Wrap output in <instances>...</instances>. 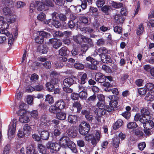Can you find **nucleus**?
<instances>
[{
	"instance_id": "f257e3e1",
	"label": "nucleus",
	"mask_w": 154,
	"mask_h": 154,
	"mask_svg": "<svg viewBox=\"0 0 154 154\" xmlns=\"http://www.w3.org/2000/svg\"><path fill=\"white\" fill-rule=\"evenodd\" d=\"M141 115L136 114L134 117V120L135 121H139L140 122H143L144 120L149 119H151L150 112L148 109L143 108L140 111Z\"/></svg>"
},
{
	"instance_id": "f03ea898",
	"label": "nucleus",
	"mask_w": 154,
	"mask_h": 154,
	"mask_svg": "<svg viewBox=\"0 0 154 154\" xmlns=\"http://www.w3.org/2000/svg\"><path fill=\"white\" fill-rule=\"evenodd\" d=\"M101 137L100 132L98 131L94 134H89L85 137L86 141L90 142L94 146H95L100 140Z\"/></svg>"
},
{
	"instance_id": "7ed1b4c3",
	"label": "nucleus",
	"mask_w": 154,
	"mask_h": 154,
	"mask_svg": "<svg viewBox=\"0 0 154 154\" xmlns=\"http://www.w3.org/2000/svg\"><path fill=\"white\" fill-rule=\"evenodd\" d=\"M52 0H46L42 1V2L39 1H35V3L37 5V10L41 11L45 10V6L53 7L54 6L52 3Z\"/></svg>"
},
{
	"instance_id": "20e7f679",
	"label": "nucleus",
	"mask_w": 154,
	"mask_h": 154,
	"mask_svg": "<svg viewBox=\"0 0 154 154\" xmlns=\"http://www.w3.org/2000/svg\"><path fill=\"white\" fill-rule=\"evenodd\" d=\"M90 128V125L85 122H82L79 127V133L83 135H85L88 133Z\"/></svg>"
},
{
	"instance_id": "39448f33",
	"label": "nucleus",
	"mask_w": 154,
	"mask_h": 154,
	"mask_svg": "<svg viewBox=\"0 0 154 154\" xmlns=\"http://www.w3.org/2000/svg\"><path fill=\"white\" fill-rule=\"evenodd\" d=\"M17 122V120L14 119L11 123L8 132V136L9 138H12L14 136Z\"/></svg>"
},
{
	"instance_id": "423d86ee",
	"label": "nucleus",
	"mask_w": 154,
	"mask_h": 154,
	"mask_svg": "<svg viewBox=\"0 0 154 154\" xmlns=\"http://www.w3.org/2000/svg\"><path fill=\"white\" fill-rule=\"evenodd\" d=\"M37 34L38 36L35 38V41L36 43L39 44L42 43L43 42L44 37H48L50 35V34L44 31L38 32L37 33Z\"/></svg>"
},
{
	"instance_id": "0eeeda50",
	"label": "nucleus",
	"mask_w": 154,
	"mask_h": 154,
	"mask_svg": "<svg viewBox=\"0 0 154 154\" xmlns=\"http://www.w3.org/2000/svg\"><path fill=\"white\" fill-rule=\"evenodd\" d=\"M86 60L90 62L89 63H85L86 66L91 69H96L97 67V65L98 64V62L96 60L90 57H88L86 58Z\"/></svg>"
},
{
	"instance_id": "6e6552de",
	"label": "nucleus",
	"mask_w": 154,
	"mask_h": 154,
	"mask_svg": "<svg viewBox=\"0 0 154 154\" xmlns=\"http://www.w3.org/2000/svg\"><path fill=\"white\" fill-rule=\"evenodd\" d=\"M73 38L74 40L77 43L79 42V40L80 38H81L83 41L85 42H88L91 45V46L93 45L91 39L84 35H79L77 36H73Z\"/></svg>"
},
{
	"instance_id": "1a4fd4ad",
	"label": "nucleus",
	"mask_w": 154,
	"mask_h": 154,
	"mask_svg": "<svg viewBox=\"0 0 154 154\" xmlns=\"http://www.w3.org/2000/svg\"><path fill=\"white\" fill-rule=\"evenodd\" d=\"M47 148L50 149L51 152H53L54 151H58L60 149V146L57 143H48L46 145Z\"/></svg>"
},
{
	"instance_id": "9d476101",
	"label": "nucleus",
	"mask_w": 154,
	"mask_h": 154,
	"mask_svg": "<svg viewBox=\"0 0 154 154\" xmlns=\"http://www.w3.org/2000/svg\"><path fill=\"white\" fill-rule=\"evenodd\" d=\"M29 113L26 111H24L22 112L19 118L20 121L23 123H26L30 121L29 117Z\"/></svg>"
},
{
	"instance_id": "9b49d317",
	"label": "nucleus",
	"mask_w": 154,
	"mask_h": 154,
	"mask_svg": "<svg viewBox=\"0 0 154 154\" xmlns=\"http://www.w3.org/2000/svg\"><path fill=\"white\" fill-rule=\"evenodd\" d=\"M151 119H147L144 120V121L143 122H140L143 124L144 128L152 129L153 128L154 125V124L153 122L150 120Z\"/></svg>"
},
{
	"instance_id": "f8f14e48",
	"label": "nucleus",
	"mask_w": 154,
	"mask_h": 154,
	"mask_svg": "<svg viewBox=\"0 0 154 154\" xmlns=\"http://www.w3.org/2000/svg\"><path fill=\"white\" fill-rule=\"evenodd\" d=\"M70 141L68 137H67L63 136L59 140V143L60 147V146L64 148L67 147L69 142Z\"/></svg>"
},
{
	"instance_id": "ddd939ff",
	"label": "nucleus",
	"mask_w": 154,
	"mask_h": 154,
	"mask_svg": "<svg viewBox=\"0 0 154 154\" xmlns=\"http://www.w3.org/2000/svg\"><path fill=\"white\" fill-rule=\"evenodd\" d=\"M117 100H111L109 102V105L106 106V109L108 111L111 112L114 110V108L116 107L118 105Z\"/></svg>"
},
{
	"instance_id": "4468645a",
	"label": "nucleus",
	"mask_w": 154,
	"mask_h": 154,
	"mask_svg": "<svg viewBox=\"0 0 154 154\" xmlns=\"http://www.w3.org/2000/svg\"><path fill=\"white\" fill-rule=\"evenodd\" d=\"M26 148V154H38L35 151L34 145L30 143L27 144Z\"/></svg>"
},
{
	"instance_id": "2eb2a0df",
	"label": "nucleus",
	"mask_w": 154,
	"mask_h": 154,
	"mask_svg": "<svg viewBox=\"0 0 154 154\" xmlns=\"http://www.w3.org/2000/svg\"><path fill=\"white\" fill-rule=\"evenodd\" d=\"M49 42L53 45V48L55 49L58 48L62 44L61 42L56 39H50Z\"/></svg>"
},
{
	"instance_id": "dca6fc26",
	"label": "nucleus",
	"mask_w": 154,
	"mask_h": 154,
	"mask_svg": "<svg viewBox=\"0 0 154 154\" xmlns=\"http://www.w3.org/2000/svg\"><path fill=\"white\" fill-rule=\"evenodd\" d=\"M78 81L79 83L83 84L86 82L87 80V75L86 74L84 73L83 74L80 73H79L78 76Z\"/></svg>"
},
{
	"instance_id": "f3484780",
	"label": "nucleus",
	"mask_w": 154,
	"mask_h": 154,
	"mask_svg": "<svg viewBox=\"0 0 154 154\" xmlns=\"http://www.w3.org/2000/svg\"><path fill=\"white\" fill-rule=\"evenodd\" d=\"M97 51L98 52V55L102 57H103L105 56L108 53V50L105 47H102L98 48Z\"/></svg>"
},
{
	"instance_id": "a211bd4d",
	"label": "nucleus",
	"mask_w": 154,
	"mask_h": 154,
	"mask_svg": "<svg viewBox=\"0 0 154 154\" xmlns=\"http://www.w3.org/2000/svg\"><path fill=\"white\" fill-rule=\"evenodd\" d=\"M115 22L118 24L123 23L124 20L123 16H121L119 14H116L114 16Z\"/></svg>"
},
{
	"instance_id": "6ab92c4d",
	"label": "nucleus",
	"mask_w": 154,
	"mask_h": 154,
	"mask_svg": "<svg viewBox=\"0 0 154 154\" xmlns=\"http://www.w3.org/2000/svg\"><path fill=\"white\" fill-rule=\"evenodd\" d=\"M85 116V117L88 121H92L93 118V116L90 114V112L86 110H83L81 112Z\"/></svg>"
},
{
	"instance_id": "aec40b11",
	"label": "nucleus",
	"mask_w": 154,
	"mask_h": 154,
	"mask_svg": "<svg viewBox=\"0 0 154 154\" xmlns=\"http://www.w3.org/2000/svg\"><path fill=\"white\" fill-rule=\"evenodd\" d=\"M67 146L71 149L73 152L76 153L77 150L76 148V145L74 142L71 141H69Z\"/></svg>"
},
{
	"instance_id": "412c9836",
	"label": "nucleus",
	"mask_w": 154,
	"mask_h": 154,
	"mask_svg": "<svg viewBox=\"0 0 154 154\" xmlns=\"http://www.w3.org/2000/svg\"><path fill=\"white\" fill-rule=\"evenodd\" d=\"M55 104L58 109H62L65 107V103L63 100H60L57 101L55 103Z\"/></svg>"
},
{
	"instance_id": "4be33fe9",
	"label": "nucleus",
	"mask_w": 154,
	"mask_h": 154,
	"mask_svg": "<svg viewBox=\"0 0 154 154\" xmlns=\"http://www.w3.org/2000/svg\"><path fill=\"white\" fill-rule=\"evenodd\" d=\"M73 83L74 80L71 78H66L63 81V85L65 86H70L73 84Z\"/></svg>"
},
{
	"instance_id": "5701e85b",
	"label": "nucleus",
	"mask_w": 154,
	"mask_h": 154,
	"mask_svg": "<svg viewBox=\"0 0 154 154\" xmlns=\"http://www.w3.org/2000/svg\"><path fill=\"white\" fill-rule=\"evenodd\" d=\"M37 6L38 8L37 5L35 2H33L31 3L30 6L29 14L31 16H33L35 13V7Z\"/></svg>"
},
{
	"instance_id": "b1692460",
	"label": "nucleus",
	"mask_w": 154,
	"mask_h": 154,
	"mask_svg": "<svg viewBox=\"0 0 154 154\" xmlns=\"http://www.w3.org/2000/svg\"><path fill=\"white\" fill-rule=\"evenodd\" d=\"M105 76L102 73L98 72L96 73L95 76V78L96 81L100 83L103 82L104 81V78Z\"/></svg>"
},
{
	"instance_id": "393cba45",
	"label": "nucleus",
	"mask_w": 154,
	"mask_h": 154,
	"mask_svg": "<svg viewBox=\"0 0 154 154\" xmlns=\"http://www.w3.org/2000/svg\"><path fill=\"white\" fill-rule=\"evenodd\" d=\"M58 17V15H55L53 17V20L52 21V25L56 28L58 27L60 25V24L58 18L57 17Z\"/></svg>"
},
{
	"instance_id": "a878e982",
	"label": "nucleus",
	"mask_w": 154,
	"mask_h": 154,
	"mask_svg": "<svg viewBox=\"0 0 154 154\" xmlns=\"http://www.w3.org/2000/svg\"><path fill=\"white\" fill-rule=\"evenodd\" d=\"M3 14L6 15L8 16L12 14L13 11L11 10L10 8L7 6H5L2 9Z\"/></svg>"
},
{
	"instance_id": "bb28decb",
	"label": "nucleus",
	"mask_w": 154,
	"mask_h": 154,
	"mask_svg": "<svg viewBox=\"0 0 154 154\" xmlns=\"http://www.w3.org/2000/svg\"><path fill=\"white\" fill-rule=\"evenodd\" d=\"M49 132L46 130H44L42 131L40 133L41 137L44 140H47L49 136Z\"/></svg>"
},
{
	"instance_id": "cd10ccee",
	"label": "nucleus",
	"mask_w": 154,
	"mask_h": 154,
	"mask_svg": "<svg viewBox=\"0 0 154 154\" xmlns=\"http://www.w3.org/2000/svg\"><path fill=\"white\" fill-rule=\"evenodd\" d=\"M67 133L69 136L71 137H74L77 135L76 131L72 128L68 129L67 131Z\"/></svg>"
},
{
	"instance_id": "c85d7f7f",
	"label": "nucleus",
	"mask_w": 154,
	"mask_h": 154,
	"mask_svg": "<svg viewBox=\"0 0 154 154\" xmlns=\"http://www.w3.org/2000/svg\"><path fill=\"white\" fill-rule=\"evenodd\" d=\"M56 116L57 119L60 120H64L66 118V114L64 112H60L57 113Z\"/></svg>"
},
{
	"instance_id": "c756f323",
	"label": "nucleus",
	"mask_w": 154,
	"mask_h": 154,
	"mask_svg": "<svg viewBox=\"0 0 154 154\" xmlns=\"http://www.w3.org/2000/svg\"><path fill=\"white\" fill-rule=\"evenodd\" d=\"M38 51L42 54H45L48 51V49L45 45H41L38 48Z\"/></svg>"
},
{
	"instance_id": "7c9ffc66",
	"label": "nucleus",
	"mask_w": 154,
	"mask_h": 154,
	"mask_svg": "<svg viewBox=\"0 0 154 154\" xmlns=\"http://www.w3.org/2000/svg\"><path fill=\"white\" fill-rule=\"evenodd\" d=\"M68 120L70 123H75L77 121V117L75 115H69L68 116Z\"/></svg>"
},
{
	"instance_id": "2f4dec72",
	"label": "nucleus",
	"mask_w": 154,
	"mask_h": 154,
	"mask_svg": "<svg viewBox=\"0 0 154 154\" xmlns=\"http://www.w3.org/2000/svg\"><path fill=\"white\" fill-rule=\"evenodd\" d=\"M120 143V140L118 136L116 135L113 139V145L115 148L119 147Z\"/></svg>"
},
{
	"instance_id": "473e14b6",
	"label": "nucleus",
	"mask_w": 154,
	"mask_h": 154,
	"mask_svg": "<svg viewBox=\"0 0 154 154\" xmlns=\"http://www.w3.org/2000/svg\"><path fill=\"white\" fill-rule=\"evenodd\" d=\"M123 123L122 120L120 119L118 120L114 125L113 128L115 130L119 128L122 125Z\"/></svg>"
},
{
	"instance_id": "72a5a7b5",
	"label": "nucleus",
	"mask_w": 154,
	"mask_h": 154,
	"mask_svg": "<svg viewBox=\"0 0 154 154\" xmlns=\"http://www.w3.org/2000/svg\"><path fill=\"white\" fill-rule=\"evenodd\" d=\"M101 59L102 62L104 63H110L112 61V60L110 57L107 56L106 54L105 55V56H103L101 57Z\"/></svg>"
},
{
	"instance_id": "f704fd0d",
	"label": "nucleus",
	"mask_w": 154,
	"mask_h": 154,
	"mask_svg": "<svg viewBox=\"0 0 154 154\" xmlns=\"http://www.w3.org/2000/svg\"><path fill=\"white\" fill-rule=\"evenodd\" d=\"M23 130L26 134H28L31 131V128L27 124H26L23 127Z\"/></svg>"
},
{
	"instance_id": "c9c22d12",
	"label": "nucleus",
	"mask_w": 154,
	"mask_h": 154,
	"mask_svg": "<svg viewBox=\"0 0 154 154\" xmlns=\"http://www.w3.org/2000/svg\"><path fill=\"white\" fill-rule=\"evenodd\" d=\"M79 97L82 100H85L87 97V93L85 91H81L79 94Z\"/></svg>"
},
{
	"instance_id": "e433bc0d",
	"label": "nucleus",
	"mask_w": 154,
	"mask_h": 154,
	"mask_svg": "<svg viewBox=\"0 0 154 154\" xmlns=\"http://www.w3.org/2000/svg\"><path fill=\"white\" fill-rule=\"evenodd\" d=\"M72 106L74 108L77 109V112H79L82 109L80 103L77 102H76L73 103Z\"/></svg>"
},
{
	"instance_id": "4c0bfd02",
	"label": "nucleus",
	"mask_w": 154,
	"mask_h": 154,
	"mask_svg": "<svg viewBox=\"0 0 154 154\" xmlns=\"http://www.w3.org/2000/svg\"><path fill=\"white\" fill-rule=\"evenodd\" d=\"M95 112L99 117L101 116L105 113V112L104 111L103 109L100 108H98L96 109Z\"/></svg>"
},
{
	"instance_id": "58836bf2",
	"label": "nucleus",
	"mask_w": 154,
	"mask_h": 154,
	"mask_svg": "<svg viewBox=\"0 0 154 154\" xmlns=\"http://www.w3.org/2000/svg\"><path fill=\"white\" fill-rule=\"evenodd\" d=\"M144 31L143 25V24H140L137 29L136 33L137 35H140Z\"/></svg>"
},
{
	"instance_id": "ea45409f",
	"label": "nucleus",
	"mask_w": 154,
	"mask_h": 154,
	"mask_svg": "<svg viewBox=\"0 0 154 154\" xmlns=\"http://www.w3.org/2000/svg\"><path fill=\"white\" fill-rule=\"evenodd\" d=\"M58 109L55 104L51 106L49 109V112L53 113H56L57 112Z\"/></svg>"
},
{
	"instance_id": "a19ab883",
	"label": "nucleus",
	"mask_w": 154,
	"mask_h": 154,
	"mask_svg": "<svg viewBox=\"0 0 154 154\" xmlns=\"http://www.w3.org/2000/svg\"><path fill=\"white\" fill-rule=\"evenodd\" d=\"M45 100L48 102L49 103H52L54 102V99L53 97L50 94H48L45 96Z\"/></svg>"
},
{
	"instance_id": "79ce46f5",
	"label": "nucleus",
	"mask_w": 154,
	"mask_h": 154,
	"mask_svg": "<svg viewBox=\"0 0 154 154\" xmlns=\"http://www.w3.org/2000/svg\"><path fill=\"white\" fill-rule=\"evenodd\" d=\"M127 126L128 128L131 129L136 128L137 127V125L135 122H132L128 123Z\"/></svg>"
},
{
	"instance_id": "37998d69",
	"label": "nucleus",
	"mask_w": 154,
	"mask_h": 154,
	"mask_svg": "<svg viewBox=\"0 0 154 154\" xmlns=\"http://www.w3.org/2000/svg\"><path fill=\"white\" fill-rule=\"evenodd\" d=\"M112 6L115 8H119L123 6V4L122 3H117L116 2L112 1L111 3Z\"/></svg>"
},
{
	"instance_id": "c03bdc74",
	"label": "nucleus",
	"mask_w": 154,
	"mask_h": 154,
	"mask_svg": "<svg viewBox=\"0 0 154 154\" xmlns=\"http://www.w3.org/2000/svg\"><path fill=\"white\" fill-rule=\"evenodd\" d=\"M39 151L42 154H45L46 152V149L44 146L42 144H39L38 146Z\"/></svg>"
},
{
	"instance_id": "a18cd8bd",
	"label": "nucleus",
	"mask_w": 154,
	"mask_h": 154,
	"mask_svg": "<svg viewBox=\"0 0 154 154\" xmlns=\"http://www.w3.org/2000/svg\"><path fill=\"white\" fill-rule=\"evenodd\" d=\"M70 9L73 10V11L77 13L81 11V9L80 6H74L73 5L71 6L70 7Z\"/></svg>"
},
{
	"instance_id": "49530a36",
	"label": "nucleus",
	"mask_w": 154,
	"mask_h": 154,
	"mask_svg": "<svg viewBox=\"0 0 154 154\" xmlns=\"http://www.w3.org/2000/svg\"><path fill=\"white\" fill-rule=\"evenodd\" d=\"M46 87L48 90L49 91H52L54 88V85L50 82H48L46 84Z\"/></svg>"
},
{
	"instance_id": "de8ad7c7",
	"label": "nucleus",
	"mask_w": 154,
	"mask_h": 154,
	"mask_svg": "<svg viewBox=\"0 0 154 154\" xmlns=\"http://www.w3.org/2000/svg\"><path fill=\"white\" fill-rule=\"evenodd\" d=\"M67 50L66 48L63 47L59 51V54L62 56H65L66 55Z\"/></svg>"
},
{
	"instance_id": "09e8293b",
	"label": "nucleus",
	"mask_w": 154,
	"mask_h": 154,
	"mask_svg": "<svg viewBox=\"0 0 154 154\" xmlns=\"http://www.w3.org/2000/svg\"><path fill=\"white\" fill-rule=\"evenodd\" d=\"M45 15L43 12H41L39 14L37 17V19L40 21H44L45 19Z\"/></svg>"
},
{
	"instance_id": "8fccbe9b",
	"label": "nucleus",
	"mask_w": 154,
	"mask_h": 154,
	"mask_svg": "<svg viewBox=\"0 0 154 154\" xmlns=\"http://www.w3.org/2000/svg\"><path fill=\"white\" fill-rule=\"evenodd\" d=\"M10 147L9 145H7L4 147L3 152V154H9L10 152Z\"/></svg>"
},
{
	"instance_id": "3c124183",
	"label": "nucleus",
	"mask_w": 154,
	"mask_h": 154,
	"mask_svg": "<svg viewBox=\"0 0 154 154\" xmlns=\"http://www.w3.org/2000/svg\"><path fill=\"white\" fill-rule=\"evenodd\" d=\"M31 116L34 119H37L38 117V113L37 110H33L31 112Z\"/></svg>"
},
{
	"instance_id": "603ef678",
	"label": "nucleus",
	"mask_w": 154,
	"mask_h": 154,
	"mask_svg": "<svg viewBox=\"0 0 154 154\" xmlns=\"http://www.w3.org/2000/svg\"><path fill=\"white\" fill-rule=\"evenodd\" d=\"M145 99L146 100L151 101L154 100V97L152 94H150V93H148Z\"/></svg>"
},
{
	"instance_id": "864d4df0",
	"label": "nucleus",
	"mask_w": 154,
	"mask_h": 154,
	"mask_svg": "<svg viewBox=\"0 0 154 154\" xmlns=\"http://www.w3.org/2000/svg\"><path fill=\"white\" fill-rule=\"evenodd\" d=\"M146 146V144L145 142L140 143L138 145L139 149L141 151L143 150Z\"/></svg>"
},
{
	"instance_id": "5fc2aeb1",
	"label": "nucleus",
	"mask_w": 154,
	"mask_h": 154,
	"mask_svg": "<svg viewBox=\"0 0 154 154\" xmlns=\"http://www.w3.org/2000/svg\"><path fill=\"white\" fill-rule=\"evenodd\" d=\"M105 4L104 0H97L96 2L97 6L98 8L101 7Z\"/></svg>"
},
{
	"instance_id": "6e6d98bb",
	"label": "nucleus",
	"mask_w": 154,
	"mask_h": 154,
	"mask_svg": "<svg viewBox=\"0 0 154 154\" xmlns=\"http://www.w3.org/2000/svg\"><path fill=\"white\" fill-rule=\"evenodd\" d=\"M74 67L78 69H81L84 68V66L82 64L76 63L74 65Z\"/></svg>"
},
{
	"instance_id": "4d7b16f0",
	"label": "nucleus",
	"mask_w": 154,
	"mask_h": 154,
	"mask_svg": "<svg viewBox=\"0 0 154 154\" xmlns=\"http://www.w3.org/2000/svg\"><path fill=\"white\" fill-rule=\"evenodd\" d=\"M53 1L57 5H62L65 3V0H53Z\"/></svg>"
},
{
	"instance_id": "13d9d810",
	"label": "nucleus",
	"mask_w": 154,
	"mask_h": 154,
	"mask_svg": "<svg viewBox=\"0 0 154 154\" xmlns=\"http://www.w3.org/2000/svg\"><path fill=\"white\" fill-rule=\"evenodd\" d=\"M104 90L106 91H109L111 90L112 94H114L118 95L119 94V91H118V89L117 88H112V89L110 90H107V89H105Z\"/></svg>"
},
{
	"instance_id": "bf43d9fd",
	"label": "nucleus",
	"mask_w": 154,
	"mask_h": 154,
	"mask_svg": "<svg viewBox=\"0 0 154 154\" xmlns=\"http://www.w3.org/2000/svg\"><path fill=\"white\" fill-rule=\"evenodd\" d=\"M33 98L31 96H28L27 98V102L29 104L32 105L33 104Z\"/></svg>"
},
{
	"instance_id": "052dcab7",
	"label": "nucleus",
	"mask_w": 154,
	"mask_h": 154,
	"mask_svg": "<svg viewBox=\"0 0 154 154\" xmlns=\"http://www.w3.org/2000/svg\"><path fill=\"white\" fill-rule=\"evenodd\" d=\"M146 87L148 91H152L154 87V85L152 83H148L146 85Z\"/></svg>"
},
{
	"instance_id": "680f3d73",
	"label": "nucleus",
	"mask_w": 154,
	"mask_h": 154,
	"mask_svg": "<svg viewBox=\"0 0 154 154\" xmlns=\"http://www.w3.org/2000/svg\"><path fill=\"white\" fill-rule=\"evenodd\" d=\"M122 115L125 119H128L131 116V114L129 112L125 111L122 113Z\"/></svg>"
},
{
	"instance_id": "e2e57ef3",
	"label": "nucleus",
	"mask_w": 154,
	"mask_h": 154,
	"mask_svg": "<svg viewBox=\"0 0 154 154\" xmlns=\"http://www.w3.org/2000/svg\"><path fill=\"white\" fill-rule=\"evenodd\" d=\"M40 121L42 125H45L47 122L46 116V115H43L40 118Z\"/></svg>"
},
{
	"instance_id": "0e129e2a",
	"label": "nucleus",
	"mask_w": 154,
	"mask_h": 154,
	"mask_svg": "<svg viewBox=\"0 0 154 154\" xmlns=\"http://www.w3.org/2000/svg\"><path fill=\"white\" fill-rule=\"evenodd\" d=\"M54 85L57 84L59 82L58 80L56 78H51L50 82Z\"/></svg>"
},
{
	"instance_id": "69168bd1",
	"label": "nucleus",
	"mask_w": 154,
	"mask_h": 154,
	"mask_svg": "<svg viewBox=\"0 0 154 154\" xmlns=\"http://www.w3.org/2000/svg\"><path fill=\"white\" fill-rule=\"evenodd\" d=\"M26 134L23 131L21 130H19L18 131L17 136L19 137L22 138L24 137Z\"/></svg>"
},
{
	"instance_id": "338daca9",
	"label": "nucleus",
	"mask_w": 154,
	"mask_h": 154,
	"mask_svg": "<svg viewBox=\"0 0 154 154\" xmlns=\"http://www.w3.org/2000/svg\"><path fill=\"white\" fill-rule=\"evenodd\" d=\"M138 92L140 95H144L146 94V90L144 88H140L138 90Z\"/></svg>"
},
{
	"instance_id": "774afa93",
	"label": "nucleus",
	"mask_w": 154,
	"mask_h": 154,
	"mask_svg": "<svg viewBox=\"0 0 154 154\" xmlns=\"http://www.w3.org/2000/svg\"><path fill=\"white\" fill-rule=\"evenodd\" d=\"M114 31L116 32H117L118 34H120L122 32V28L120 27L116 26L114 27Z\"/></svg>"
}]
</instances>
